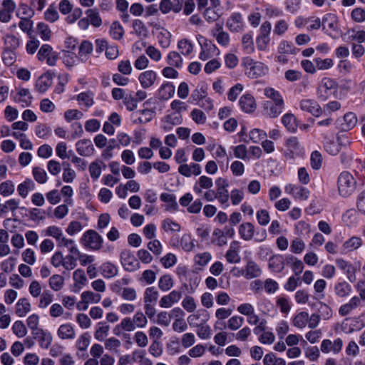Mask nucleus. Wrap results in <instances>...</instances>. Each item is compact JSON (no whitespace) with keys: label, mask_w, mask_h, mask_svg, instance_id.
<instances>
[{"label":"nucleus","mask_w":365,"mask_h":365,"mask_svg":"<svg viewBox=\"0 0 365 365\" xmlns=\"http://www.w3.org/2000/svg\"><path fill=\"white\" fill-rule=\"evenodd\" d=\"M238 232L242 239L249 241L254 237L255 227L251 222H244L240 225Z\"/></svg>","instance_id":"nucleus-25"},{"label":"nucleus","mask_w":365,"mask_h":365,"mask_svg":"<svg viewBox=\"0 0 365 365\" xmlns=\"http://www.w3.org/2000/svg\"><path fill=\"white\" fill-rule=\"evenodd\" d=\"M131 319L135 329L145 328L148 324L147 317L141 312H137Z\"/></svg>","instance_id":"nucleus-43"},{"label":"nucleus","mask_w":365,"mask_h":365,"mask_svg":"<svg viewBox=\"0 0 365 365\" xmlns=\"http://www.w3.org/2000/svg\"><path fill=\"white\" fill-rule=\"evenodd\" d=\"M338 84L331 78H323L317 88V97L327 101L332 94L337 92Z\"/></svg>","instance_id":"nucleus-5"},{"label":"nucleus","mask_w":365,"mask_h":365,"mask_svg":"<svg viewBox=\"0 0 365 365\" xmlns=\"http://www.w3.org/2000/svg\"><path fill=\"white\" fill-rule=\"evenodd\" d=\"M76 99L78 102L82 103L86 108H90L94 104L93 93L91 91L79 93Z\"/></svg>","instance_id":"nucleus-47"},{"label":"nucleus","mask_w":365,"mask_h":365,"mask_svg":"<svg viewBox=\"0 0 365 365\" xmlns=\"http://www.w3.org/2000/svg\"><path fill=\"white\" fill-rule=\"evenodd\" d=\"M175 91V86L172 83H164L158 89L159 98L162 100H168L173 96Z\"/></svg>","instance_id":"nucleus-29"},{"label":"nucleus","mask_w":365,"mask_h":365,"mask_svg":"<svg viewBox=\"0 0 365 365\" xmlns=\"http://www.w3.org/2000/svg\"><path fill=\"white\" fill-rule=\"evenodd\" d=\"M210 314L205 309H200L187 317V322L191 327L196 328L207 323L210 319Z\"/></svg>","instance_id":"nucleus-10"},{"label":"nucleus","mask_w":365,"mask_h":365,"mask_svg":"<svg viewBox=\"0 0 365 365\" xmlns=\"http://www.w3.org/2000/svg\"><path fill=\"white\" fill-rule=\"evenodd\" d=\"M166 62L168 65L175 68H181L182 66V58L180 54L176 51H170L168 53Z\"/></svg>","instance_id":"nucleus-35"},{"label":"nucleus","mask_w":365,"mask_h":365,"mask_svg":"<svg viewBox=\"0 0 365 365\" xmlns=\"http://www.w3.org/2000/svg\"><path fill=\"white\" fill-rule=\"evenodd\" d=\"M178 48L184 56L190 55L193 51V44L187 38H182L178 42Z\"/></svg>","instance_id":"nucleus-48"},{"label":"nucleus","mask_w":365,"mask_h":365,"mask_svg":"<svg viewBox=\"0 0 365 365\" xmlns=\"http://www.w3.org/2000/svg\"><path fill=\"white\" fill-rule=\"evenodd\" d=\"M156 79L157 73L152 70H148L142 72L138 76V81L140 86L145 89L153 86Z\"/></svg>","instance_id":"nucleus-19"},{"label":"nucleus","mask_w":365,"mask_h":365,"mask_svg":"<svg viewBox=\"0 0 365 365\" xmlns=\"http://www.w3.org/2000/svg\"><path fill=\"white\" fill-rule=\"evenodd\" d=\"M217 31L218 33L215 34L217 43L222 46H227L230 43L229 34L224 31L221 26H219Z\"/></svg>","instance_id":"nucleus-61"},{"label":"nucleus","mask_w":365,"mask_h":365,"mask_svg":"<svg viewBox=\"0 0 365 365\" xmlns=\"http://www.w3.org/2000/svg\"><path fill=\"white\" fill-rule=\"evenodd\" d=\"M356 181L354 176L347 171L341 173L337 180V187L339 195L348 197L355 190Z\"/></svg>","instance_id":"nucleus-1"},{"label":"nucleus","mask_w":365,"mask_h":365,"mask_svg":"<svg viewBox=\"0 0 365 365\" xmlns=\"http://www.w3.org/2000/svg\"><path fill=\"white\" fill-rule=\"evenodd\" d=\"M240 243L237 241H232L230 245L229 250L225 254V258L230 263H237L240 260L239 255Z\"/></svg>","instance_id":"nucleus-22"},{"label":"nucleus","mask_w":365,"mask_h":365,"mask_svg":"<svg viewBox=\"0 0 365 365\" xmlns=\"http://www.w3.org/2000/svg\"><path fill=\"white\" fill-rule=\"evenodd\" d=\"M340 160L343 165L354 169L355 171L359 170L362 163L359 156L351 152L342 153L340 155Z\"/></svg>","instance_id":"nucleus-11"},{"label":"nucleus","mask_w":365,"mask_h":365,"mask_svg":"<svg viewBox=\"0 0 365 365\" xmlns=\"http://www.w3.org/2000/svg\"><path fill=\"white\" fill-rule=\"evenodd\" d=\"M292 325L299 329H304L309 321V313L307 312L302 311L294 314L291 319Z\"/></svg>","instance_id":"nucleus-23"},{"label":"nucleus","mask_w":365,"mask_h":365,"mask_svg":"<svg viewBox=\"0 0 365 365\" xmlns=\"http://www.w3.org/2000/svg\"><path fill=\"white\" fill-rule=\"evenodd\" d=\"M239 104L240 108L245 113H253L256 108L257 104L255 98L249 93L245 94L241 96Z\"/></svg>","instance_id":"nucleus-18"},{"label":"nucleus","mask_w":365,"mask_h":365,"mask_svg":"<svg viewBox=\"0 0 365 365\" xmlns=\"http://www.w3.org/2000/svg\"><path fill=\"white\" fill-rule=\"evenodd\" d=\"M361 245V240L357 237H352L343 244V249L346 252H351Z\"/></svg>","instance_id":"nucleus-51"},{"label":"nucleus","mask_w":365,"mask_h":365,"mask_svg":"<svg viewBox=\"0 0 365 365\" xmlns=\"http://www.w3.org/2000/svg\"><path fill=\"white\" fill-rule=\"evenodd\" d=\"M212 255L208 252L197 254L195 256V264L197 269H201L203 267L206 266L211 260Z\"/></svg>","instance_id":"nucleus-38"},{"label":"nucleus","mask_w":365,"mask_h":365,"mask_svg":"<svg viewBox=\"0 0 365 365\" xmlns=\"http://www.w3.org/2000/svg\"><path fill=\"white\" fill-rule=\"evenodd\" d=\"M212 235L214 237L212 242L216 245L222 247L227 245V239L226 238V234L225 231L219 228H216L214 230Z\"/></svg>","instance_id":"nucleus-42"},{"label":"nucleus","mask_w":365,"mask_h":365,"mask_svg":"<svg viewBox=\"0 0 365 365\" xmlns=\"http://www.w3.org/2000/svg\"><path fill=\"white\" fill-rule=\"evenodd\" d=\"M56 242L58 247H67L70 252L69 255L79 254V250L75 245V242L71 239L66 238L63 235Z\"/></svg>","instance_id":"nucleus-30"},{"label":"nucleus","mask_w":365,"mask_h":365,"mask_svg":"<svg viewBox=\"0 0 365 365\" xmlns=\"http://www.w3.org/2000/svg\"><path fill=\"white\" fill-rule=\"evenodd\" d=\"M226 26L231 32H242L245 27L242 15L239 12L232 13L226 21Z\"/></svg>","instance_id":"nucleus-9"},{"label":"nucleus","mask_w":365,"mask_h":365,"mask_svg":"<svg viewBox=\"0 0 365 365\" xmlns=\"http://www.w3.org/2000/svg\"><path fill=\"white\" fill-rule=\"evenodd\" d=\"M81 241L85 247L93 250H99L102 247L103 240L97 232L89 230L84 232Z\"/></svg>","instance_id":"nucleus-6"},{"label":"nucleus","mask_w":365,"mask_h":365,"mask_svg":"<svg viewBox=\"0 0 365 365\" xmlns=\"http://www.w3.org/2000/svg\"><path fill=\"white\" fill-rule=\"evenodd\" d=\"M91 336L88 332L80 335L76 341V348L81 351H86L91 344Z\"/></svg>","instance_id":"nucleus-39"},{"label":"nucleus","mask_w":365,"mask_h":365,"mask_svg":"<svg viewBox=\"0 0 365 365\" xmlns=\"http://www.w3.org/2000/svg\"><path fill=\"white\" fill-rule=\"evenodd\" d=\"M36 335H38L40 347L43 349H48L53 341V336L51 332L47 330L40 329Z\"/></svg>","instance_id":"nucleus-28"},{"label":"nucleus","mask_w":365,"mask_h":365,"mask_svg":"<svg viewBox=\"0 0 365 365\" xmlns=\"http://www.w3.org/2000/svg\"><path fill=\"white\" fill-rule=\"evenodd\" d=\"M93 51V45L88 41H83L79 47V56L82 61L87 59V56Z\"/></svg>","instance_id":"nucleus-62"},{"label":"nucleus","mask_w":365,"mask_h":365,"mask_svg":"<svg viewBox=\"0 0 365 365\" xmlns=\"http://www.w3.org/2000/svg\"><path fill=\"white\" fill-rule=\"evenodd\" d=\"M15 185L11 180H6L0 184V195L4 197L9 196L14 193Z\"/></svg>","instance_id":"nucleus-57"},{"label":"nucleus","mask_w":365,"mask_h":365,"mask_svg":"<svg viewBox=\"0 0 365 365\" xmlns=\"http://www.w3.org/2000/svg\"><path fill=\"white\" fill-rule=\"evenodd\" d=\"M128 283V279L124 277L121 280H118L112 284L111 289L113 292L120 294L123 299L134 301L137 298L136 291L133 288L125 287Z\"/></svg>","instance_id":"nucleus-4"},{"label":"nucleus","mask_w":365,"mask_h":365,"mask_svg":"<svg viewBox=\"0 0 365 365\" xmlns=\"http://www.w3.org/2000/svg\"><path fill=\"white\" fill-rule=\"evenodd\" d=\"M73 281L71 287V291L73 292H78L87 283L85 275H73Z\"/></svg>","instance_id":"nucleus-60"},{"label":"nucleus","mask_w":365,"mask_h":365,"mask_svg":"<svg viewBox=\"0 0 365 365\" xmlns=\"http://www.w3.org/2000/svg\"><path fill=\"white\" fill-rule=\"evenodd\" d=\"M135 329L131 317H125L115 327L113 333L119 335L123 331L130 332Z\"/></svg>","instance_id":"nucleus-26"},{"label":"nucleus","mask_w":365,"mask_h":365,"mask_svg":"<svg viewBox=\"0 0 365 365\" xmlns=\"http://www.w3.org/2000/svg\"><path fill=\"white\" fill-rule=\"evenodd\" d=\"M365 327V316L360 315L355 318H346L341 324V330L346 334L359 331Z\"/></svg>","instance_id":"nucleus-7"},{"label":"nucleus","mask_w":365,"mask_h":365,"mask_svg":"<svg viewBox=\"0 0 365 365\" xmlns=\"http://www.w3.org/2000/svg\"><path fill=\"white\" fill-rule=\"evenodd\" d=\"M103 168H106V165L102 161H94L89 165V173L93 180H96L100 178Z\"/></svg>","instance_id":"nucleus-31"},{"label":"nucleus","mask_w":365,"mask_h":365,"mask_svg":"<svg viewBox=\"0 0 365 365\" xmlns=\"http://www.w3.org/2000/svg\"><path fill=\"white\" fill-rule=\"evenodd\" d=\"M300 108L315 117L322 113V110L319 103L313 99H303L300 101Z\"/></svg>","instance_id":"nucleus-13"},{"label":"nucleus","mask_w":365,"mask_h":365,"mask_svg":"<svg viewBox=\"0 0 365 365\" xmlns=\"http://www.w3.org/2000/svg\"><path fill=\"white\" fill-rule=\"evenodd\" d=\"M344 122L341 123V128L344 130H349L353 128L357 123V118L355 113L349 112L344 115Z\"/></svg>","instance_id":"nucleus-33"},{"label":"nucleus","mask_w":365,"mask_h":365,"mask_svg":"<svg viewBox=\"0 0 365 365\" xmlns=\"http://www.w3.org/2000/svg\"><path fill=\"white\" fill-rule=\"evenodd\" d=\"M26 324L28 327L31 330L32 333L37 334L39 324V316L36 314H32L26 319Z\"/></svg>","instance_id":"nucleus-56"},{"label":"nucleus","mask_w":365,"mask_h":365,"mask_svg":"<svg viewBox=\"0 0 365 365\" xmlns=\"http://www.w3.org/2000/svg\"><path fill=\"white\" fill-rule=\"evenodd\" d=\"M160 198L163 202H168L166 210L176 211L178 210V205L174 195L164 192L160 195Z\"/></svg>","instance_id":"nucleus-32"},{"label":"nucleus","mask_w":365,"mask_h":365,"mask_svg":"<svg viewBox=\"0 0 365 365\" xmlns=\"http://www.w3.org/2000/svg\"><path fill=\"white\" fill-rule=\"evenodd\" d=\"M11 330L14 334L19 338L24 337L27 334V329L22 321L17 320L14 322Z\"/></svg>","instance_id":"nucleus-49"},{"label":"nucleus","mask_w":365,"mask_h":365,"mask_svg":"<svg viewBox=\"0 0 365 365\" xmlns=\"http://www.w3.org/2000/svg\"><path fill=\"white\" fill-rule=\"evenodd\" d=\"M57 336L63 340H72L76 338L75 326L71 323H65L58 327Z\"/></svg>","instance_id":"nucleus-14"},{"label":"nucleus","mask_w":365,"mask_h":365,"mask_svg":"<svg viewBox=\"0 0 365 365\" xmlns=\"http://www.w3.org/2000/svg\"><path fill=\"white\" fill-rule=\"evenodd\" d=\"M242 65L245 67L246 75L250 78H257L267 71V67L264 63L255 61L250 57L244 58Z\"/></svg>","instance_id":"nucleus-2"},{"label":"nucleus","mask_w":365,"mask_h":365,"mask_svg":"<svg viewBox=\"0 0 365 365\" xmlns=\"http://www.w3.org/2000/svg\"><path fill=\"white\" fill-rule=\"evenodd\" d=\"M290 300L284 296H279L277 299V306L282 313L287 314L291 309Z\"/></svg>","instance_id":"nucleus-59"},{"label":"nucleus","mask_w":365,"mask_h":365,"mask_svg":"<svg viewBox=\"0 0 365 365\" xmlns=\"http://www.w3.org/2000/svg\"><path fill=\"white\" fill-rule=\"evenodd\" d=\"M182 249L185 252H191L194 250L195 245L194 240L190 234H184L180 241Z\"/></svg>","instance_id":"nucleus-45"},{"label":"nucleus","mask_w":365,"mask_h":365,"mask_svg":"<svg viewBox=\"0 0 365 365\" xmlns=\"http://www.w3.org/2000/svg\"><path fill=\"white\" fill-rule=\"evenodd\" d=\"M77 153L84 157L91 156L94 153V147L92 141L89 139L78 140L76 144Z\"/></svg>","instance_id":"nucleus-16"},{"label":"nucleus","mask_w":365,"mask_h":365,"mask_svg":"<svg viewBox=\"0 0 365 365\" xmlns=\"http://www.w3.org/2000/svg\"><path fill=\"white\" fill-rule=\"evenodd\" d=\"M182 120V116L179 113L168 115L162 120V128L164 130L169 131L174 125H180Z\"/></svg>","instance_id":"nucleus-21"},{"label":"nucleus","mask_w":365,"mask_h":365,"mask_svg":"<svg viewBox=\"0 0 365 365\" xmlns=\"http://www.w3.org/2000/svg\"><path fill=\"white\" fill-rule=\"evenodd\" d=\"M158 297V292L154 287H148L145 289L144 294V303L155 304Z\"/></svg>","instance_id":"nucleus-55"},{"label":"nucleus","mask_w":365,"mask_h":365,"mask_svg":"<svg viewBox=\"0 0 365 365\" xmlns=\"http://www.w3.org/2000/svg\"><path fill=\"white\" fill-rule=\"evenodd\" d=\"M267 98L273 101L274 103H284V100L278 91L273 88H266L264 92Z\"/></svg>","instance_id":"nucleus-54"},{"label":"nucleus","mask_w":365,"mask_h":365,"mask_svg":"<svg viewBox=\"0 0 365 365\" xmlns=\"http://www.w3.org/2000/svg\"><path fill=\"white\" fill-rule=\"evenodd\" d=\"M155 115V112L153 109L140 110L133 114L132 117L134 118L133 122L136 124H145L150 122Z\"/></svg>","instance_id":"nucleus-17"},{"label":"nucleus","mask_w":365,"mask_h":365,"mask_svg":"<svg viewBox=\"0 0 365 365\" xmlns=\"http://www.w3.org/2000/svg\"><path fill=\"white\" fill-rule=\"evenodd\" d=\"M51 264L56 268L63 267L65 270L71 271L76 267V258L72 255L63 256L61 251L56 252L51 258Z\"/></svg>","instance_id":"nucleus-3"},{"label":"nucleus","mask_w":365,"mask_h":365,"mask_svg":"<svg viewBox=\"0 0 365 365\" xmlns=\"http://www.w3.org/2000/svg\"><path fill=\"white\" fill-rule=\"evenodd\" d=\"M36 32L41 38L45 41H49L51 37V31L49 26L43 22L37 24Z\"/></svg>","instance_id":"nucleus-44"},{"label":"nucleus","mask_w":365,"mask_h":365,"mask_svg":"<svg viewBox=\"0 0 365 365\" xmlns=\"http://www.w3.org/2000/svg\"><path fill=\"white\" fill-rule=\"evenodd\" d=\"M132 27L134 33L138 36L145 37L148 36V29L145 24L140 19H135L133 21Z\"/></svg>","instance_id":"nucleus-50"},{"label":"nucleus","mask_w":365,"mask_h":365,"mask_svg":"<svg viewBox=\"0 0 365 365\" xmlns=\"http://www.w3.org/2000/svg\"><path fill=\"white\" fill-rule=\"evenodd\" d=\"M108 330V326L106 325L103 322L98 323L97 329L94 333L95 339L99 341H103L107 336Z\"/></svg>","instance_id":"nucleus-52"},{"label":"nucleus","mask_w":365,"mask_h":365,"mask_svg":"<svg viewBox=\"0 0 365 365\" xmlns=\"http://www.w3.org/2000/svg\"><path fill=\"white\" fill-rule=\"evenodd\" d=\"M51 78L47 75H43L37 80L36 87L40 93H44L51 86Z\"/></svg>","instance_id":"nucleus-41"},{"label":"nucleus","mask_w":365,"mask_h":365,"mask_svg":"<svg viewBox=\"0 0 365 365\" xmlns=\"http://www.w3.org/2000/svg\"><path fill=\"white\" fill-rule=\"evenodd\" d=\"M242 44L243 49L247 53H251L254 52V42L252 36L250 33L245 34L242 38Z\"/></svg>","instance_id":"nucleus-53"},{"label":"nucleus","mask_w":365,"mask_h":365,"mask_svg":"<svg viewBox=\"0 0 365 365\" xmlns=\"http://www.w3.org/2000/svg\"><path fill=\"white\" fill-rule=\"evenodd\" d=\"M5 49L15 51L20 46V41L19 38L13 34H6L3 38Z\"/></svg>","instance_id":"nucleus-34"},{"label":"nucleus","mask_w":365,"mask_h":365,"mask_svg":"<svg viewBox=\"0 0 365 365\" xmlns=\"http://www.w3.org/2000/svg\"><path fill=\"white\" fill-rule=\"evenodd\" d=\"M31 311V305L26 298H21L15 305V313L19 317H24Z\"/></svg>","instance_id":"nucleus-24"},{"label":"nucleus","mask_w":365,"mask_h":365,"mask_svg":"<svg viewBox=\"0 0 365 365\" xmlns=\"http://www.w3.org/2000/svg\"><path fill=\"white\" fill-rule=\"evenodd\" d=\"M283 125L290 132H295L297 128V119L292 113H287L282 118Z\"/></svg>","instance_id":"nucleus-37"},{"label":"nucleus","mask_w":365,"mask_h":365,"mask_svg":"<svg viewBox=\"0 0 365 365\" xmlns=\"http://www.w3.org/2000/svg\"><path fill=\"white\" fill-rule=\"evenodd\" d=\"M33 97L29 89L24 88H18L16 90V94L14 100L16 103H21L22 107H27L31 104Z\"/></svg>","instance_id":"nucleus-15"},{"label":"nucleus","mask_w":365,"mask_h":365,"mask_svg":"<svg viewBox=\"0 0 365 365\" xmlns=\"http://www.w3.org/2000/svg\"><path fill=\"white\" fill-rule=\"evenodd\" d=\"M110 34L114 39L119 40L123 36L124 30L118 21H114L112 23L110 29Z\"/></svg>","instance_id":"nucleus-58"},{"label":"nucleus","mask_w":365,"mask_h":365,"mask_svg":"<svg viewBox=\"0 0 365 365\" xmlns=\"http://www.w3.org/2000/svg\"><path fill=\"white\" fill-rule=\"evenodd\" d=\"M38 59L41 61L46 60L49 66H54L57 61V54L53 51L52 47L48 44H43L37 53Z\"/></svg>","instance_id":"nucleus-8"},{"label":"nucleus","mask_w":365,"mask_h":365,"mask_svg":"<svg viewBox=\"0 0 365 365\" xmlns=\"http://www.w3.org/2000/svg\"><path fill=\"white\" fill-rule=\"evenodd\" d=\"M302 284V279L299 275L291 276L287 283L284 284V289L289 292H293L297 287Z\"/></svg>","instance_id":"nucleus-63"},{"label":"nucleus","mask_w":365,"mask_h":365,"mask_svg":"<svg viewBox=\"0 0 365 365\" xmlns=\"http://www.w3.org/2000/svg\"><path fill=\"white\" fill-rule=\"evenodd\" d=\"M90 24L94 27H100L102 24V19L96 9H90L86 12Z\"/></svg>","instance_id":"nucleus-36"},{"label":"nucleus","mask_w":365,"mask_h":365,"mask_svg":"<svg viewBox=\"0 0 365 365\" xmlns=\"http://www.w3.org/2000/svg\"><path fill=\"white\" fill-rule=\"evenodd\" d=\"M181 298V292L173 290L168 294L163 296L159 301V305L162 308H170L178 303Z\"/></svg>","instance_id":"nucleus-20"},{"label":"nucleus","mask_w":365,"mask_h":365,"mask_svg":"<svg viewBox=\"0 0 365 365\" xmlns=\"http://www.w3.org/2000/svg\"><path fill=\"white\" fill-rule=\"evenodd\" d=\"M213 186L212 180L205 175L200 176L194 185L193 190L195 193L200 195L202 192V189L209 190Z\"/></svg>","instance_id":"nucleus-27"},{"label":"nucleus","mask_w":365,"mask_h":365,"mask_svg":"<svg viewBox=\"0 0 365 365\" xmlns=\"http://www.w3.org/2000/svg\"><path fill=\"white\" fill-rule=\"evenodd\" d=\"M32 173L37 182L40 184H44L46 182L48 177L46 172L43 168L35 167L33 168Z\"/></svg>","instance_id":"nucleus-64"},{"label":"nucleus","mask_w":365,"mask_h":365,"mask_svg":"<svg viewBox=\"0 0 365 365\" xmlns=\"http://www.w3.org/2000/svg\"><path fill=\"white\" fill-rule=\"evenodd\" d=\"M265 105L266 108L267 109V115L270 118H276L282 113L284 103L272 104L270 102H267Z\"/></svg>","instance_id":"nucleus-40"},{"label":"nucleus","mask_w":365,"mask_h":365,"mask_svg":"<svg viewBox=\"0 0 365 365\" xmlns=\"http://www.w3.org/2000/svg\"><path fill=\"white\" fill-rule=\"evenodd\" d=\"M120 257L122 264L128 272L135 271L139 265L138 259L129 250H123Z\"/></svg>","instance_id":"nucleus-12"},{"label":"nucleus","mask_w":365,"mask_h":365,"mask_svg":"<svg viewBox=\"0 0 365 365\" xmlns=\"http://www.w3.org/2000/svg\"><path fill=\"white\" fill-rule=\"evenodd\" d=\"M34 188V183L31 179H26L24 182L19 184L17 187L19 195L25 198L29 192Z\"/></svg>","instance_id":"nucleus-46"}]
</instances>
